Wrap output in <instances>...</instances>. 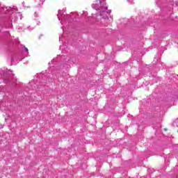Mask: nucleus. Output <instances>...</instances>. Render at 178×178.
Listing matches in <instances>:
<instances>
[{
  "label": "nucleus",
  "mask_w": 178,
  "mask_h": 178,
  "mask_svg": "<svg viewBox=\"0 0 178 178\" xmlns=\"http://www.w3.org/2000/svg\"><path fill=\"white\" fill-rule=\"evenodd\" d=\"M24 49H25L26 52H29V49H27V47H24Z\"/></svg>",
  "instance_id": "obj_1"
},
{
  "label": "nucleus",
  "mask_w": 178,
  "mask_h": 178,
  "mask_svg": "<svg viewBox=\"0 0 178 178\" xmlns=\"http://www.w3.org/2000/svg\"><path fill=\"white\" fill-rule=\"evenodd\" d=\"M106 9H108V8H107V7H105V8H104V10H106Z\"/></svg>",
  "instance_id": "obj_2"
}]
</instances>
